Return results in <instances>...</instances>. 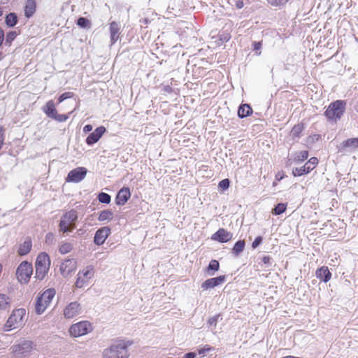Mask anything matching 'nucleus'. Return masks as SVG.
<instances>
[{
	"label": "nucleus",
	"instance_id": "nucleus-50",
	"mask_svg": "<svg viewBox=\"0 0 358 358\" xmlns=\"http://www.w3.org/2000/svg\"><path fill=\"white\" fill-rule=\"evenodd\" d=\"M3 128L0 127V149L1 148L3 143Z\"/></svg>",
	"mask_w": 358,
	"mask_h": 358
},
{
	"label": "nucleus",
	"instance_id": "nucleus-8",
	"mask_svg": "<svg viewBox=\"0 0 358 358\" xmlns=\"http://www.w3.org/2000/svg\"><path fill=\"white\" fill-rule=\"evenodd\" d=\"M92 331V327L88 321H81L72 324L69 328V334L73 337L84 336Z\"/></svg>",
	"mask_w": 358,
	"mask_h": 358
},
{
	"label": "nucleus",
	"instance_id": "nucleus-17",
	"mask_svg": "<svg viewBox=\"0 0 358 358\" xmlns=\"http://www.w3.org/2000/svg\"><path fill=\"white\" fill-rule=\"evenodd\" d=\"M233 234L227 231L226 229L221 228L219 229L215 234H213L211 238L213 241L220 243H227L232 238Z\"/></svg>",
	"mask_w": 358,
	"mask_h": 358
},
{
	"label": "nucleus",
	"instance_id": "nucleus-16",
	"mask_svg": "<svg viewBox=\"0 0 358 358\" xmlns=\"http://www.w3.org/2000/svg\"><path fill=\"white\" fill-rule=\"evenodd\" d=\"M106 129L103 126L97 127L92 133H91L86 138V143L88 145H92L101 138Z\"/></svg>",
	"mask_w": 358,
	"mask_h": 358
},
{
	"label": "nucleus",
	"instance_id": "nucleus-37",
	"mask_svg": "<svg viewBox=\"0 0 358 358\" xmlns=\"http://www.w3.org/2000/svg\"><path fill=\"white\" fill-rule=\"evenodd\" d=\"M73 249V245L70 243H64L61 245L59 251L61 254L65 255L69 253Z\"/></svg>",
	"mask_w": 358,
	"mask_h": 358
},
{
	"label": "nucleus",
	"instance_id": "nucleus-1",
	"mask_svg": "<svg viewBox=\"0 0 358 358\" xmlns=\"http://www.w3.org/2000/svg\"><path fill=\"white\" fill-rule=\"evenodd\" d=\"M25 315L26 310L24 308L14 309L4 324L3 330L9 331L21 327L23 324V319Z\"/></svg>",
	"mask_w": 358,
	"mask_h": 358
},
{
	"label": "nucleus",
	"instance_id": "nucleus-34",
	"mask_svg": "<svg viewBox=\"0 0 358 358\" xmlns=\"http://www.w3.org/2000/svg\"><path fill=\"white\" fill-rule=\"evenodd\" d=\"M17 36V33L15 31H9L6 36L4 44L7 46H10L12 42L15 39Z\"/></svg>",
	"mask_w": 358,
	"mask_h": 358
},
{
	"label": "nucleus",
	"instance_id": "nucleus-20",
	"mask_svg": "<svg viewBox=\"0 0 358 358\" xmlns=\"http://www.w3.org/2000/svg\"><path fill=\"white\" fill-rule=\"evenodd\" d=\"M315 275L320 280L327 282L331 278V273L329 271L328 267L322 266L316 270Z\"/></svg>",
	"mask_w": 358,
	"mask_h": 358
},
{
	"label": "nucleus",
	"instance_id": "nucleus-32",
	"mask_svg": "<svg viewBox=\"0 0 358 358\" xmlns=\"http://www.w3.org/2000/svg\"><path fill=\"white\" fill-rule=\"evenodd\" d=\"M303 130V125L302 124H298L294 125L290 132V136H292L293 139L299 138L301 136V134Z\"/></svg>",
	"mask_w": 358,
	"mask_h": 358
},
{
	"label": "nucleus",
	"instance_id": "nucleus-54",
	"mask_svg": "<svg viewBox=\"0 0 358 358\" xmlns=\"http://www.w3.org/2000/svg\"><path fill=\"white\" fill-rule=\"evenodd\" d=\"M271 261V257L269 256H264L262 258V262L265 264H269Z\"/></svg>",
	"mask_w": 358,
	"mask_h": 358
},
{
	"label": "nucleus",
	"instance_id": "nucleus-25",
	"mask_svg": "<svg viewBox=\"0 0 358 358\" xmlns=\"http://www.w3.org/2000/svg\"><path fill=\"white\" fill-rule=\"evenodd\" d=\"M45 113L51 118H53L57 113L53 101H48L44 107Z\"/></svg>",
	"mask_w": 358,
	"mask_h": 358
},
{
	"label": "nucleus",
	"instance_id": "nucleus-42",
	"mask_svg": "<svg viewBox=\"0 0 358 358\" xmlns=\"http://www.w3.org/2000/svg\"><path fill=\"white\" fill-rule=\"evenodd\" d=\"M289 0H268V3L273 6H281L286 4Z\"/></svg>",
	"mask_w": 358,
	"mask_h": 358
},
{
	"label": "nucleus",
	"instance_id": "nucleus-3",
	"mask_svg": "<svg viewBox=\"0 0 358 358\" xmlns=\"http://www.w3.org/2000/svg\"><path fill=\"white\" fill-rule=\"evenodd\" d=\"M55 295L54 289H48L44 291L36 299L35 303V310L38 315H41L50 304Z\"/></svg>",
	"mask_w": 358,
	"mask_h": 358
},
{
	"label": "nucleus",
	"instance_id": "nucleus-41",
	"mask_svg": "<svg viewBox=\"0 0 358 358\" xmlns=\"http://www.w3.org/2000/svg\"><path fill=\"white\" fill-rule=\"evenodd\" d=\"M74 94L71 92H67L62 94L59 98H58V102L62 103L64 100L72 98Z\"/></svg>",
	"mask_w": 358,
	"mask_h": 358
},
{
	"label": "nucleus",
	"instance_id": "nucleus-45",
	"mask_svg": "<svg viewBox=\"0 0 358 358\" xmlns=\"http://www.w3.org/2000/svg\"><path fill=\"white\" fill-rule=\"evenodd\" d=\"M231 36L229 33L223 32L220 34V40L222 41V43L227 42L230 40Z\"/></svg>",
	"mask_w": 358,
	"mask_h": 358
},
{
	"label": "nucleus",
	"instance_id": "nucleus-28",
	"mask_svg": "<svg viewBox=\"0 0 358 358\" xmlns=\"http://www.w3.org/2000/svg\"><path fill=\"white\" fill-rule=\"evenodd\" d=\"M245 246V242L243 240L238 241L232 248V253L235 256H238L244 250Z\"/></svg>",
	"mask_w": 358,
	"mask_h": 358
},
{
	"label": "nucleus",
	"instance_id": "nucleus-36",
	"mask_svg": "<svg viewBox=\"0 0 358 358\" xmlns=\"http://www.w3.org/2000/svg\"><path fill=\"white\" fill-rule=\"evenodd\" d=\"M98 200L100 203L108 204L111 201V197L107 193L101 192L98 195Z\"/></svg>",
	"mask_w": 358,
	"mask_h": 358
},
{
	"label": "nucleus",
	"instance_id": "nucleus-27",
	"mask_svg": "<svg viewBox=\"0 0 358 358\" xmlns=\"http://www.w3.org/2000/svg\"><path fill=\"white\" fill-rule=\"evenodd\" d=\"M31 241L30 240L25 241L19 248L18 254L21 256L25 255L29 252L31 248Z\"/></svg>",
	"mask_w": 358,
	"mask_h": 358
},
{
	"label": "nucleus",
	"instance_id": "nucleus-52",
	"mask_svg": "<svg viewBox=\"0 0 358 358\" xmlns=\"http://www.w3.org/2000/svg\"><path fill=\"white\" fill-rule=\"evenodd\" d=\"M92 130V126L91 124H87L83 127V132L88 133Z\"/></svg>",
	"mask_w": 358,
	"mask_h": 358
},
{
	"label": "nucleus",
	"instance_id": "nucleus-56",
	"mask_svg": "<svg viewBox=\"0 0 358 358\" xmlns=\"http://www.w3.org/2000/svg\"><path fill=\"white\" fill-rule=\"evenodd\" d=\"M140 22L141 26L143 27V25H147L150 22V20L148 18H144L141 20Z\"/></svg>",
	"mask_w": 358,
	"mask_h": 358
},
{
	"label": "nucleus",
	"instance_id": "nucleus-59",
	"mask_svg": "<svg viewBox=\"0 0 358 358\" xmlns=\"http://www.w3.org/2000/svg\"><path fill=\"white\" fill-rule=\"evenodd\" d=\"M276 185H277V184H276V182H273V186H275Z\"/></svg>",
	"mask_w": 358,
	"mask_h": 358
},
{
	"label": "nucleus",
	"instance_id": "nucleus-26",
	"mask_svg": "<svg viewBox=\"0 0 358 358\" xmlns=\"http://www.w3.org/2000/svg\"><path fill=\"white\" fill-rule=\"evenodd\" d=\"M219 268H220L219 262L216 259H212L210 262V263L206 268V272L209 275H214L215 272L219 270Z\"/></svg>",
	"mask_w": 358,
	"mask_h": 358
},
{
	"label": "nucleus",
	"instance_id": "nucleus-43",
	"mask_svg": "<svg viewBox=\"0 0 358 358\" xmlns=\"http://www.w3.org/2000/svg\"><path fill=\"white\" fill-rule=\"evenodd\" d=\"M68 118H69L68 115H66L65 114H57V113L52 119H54L59 122H63L66 121Z\"/></svg>",
	"mask_w": 358,
	"mask_h": 358
},
{
	"label": "nucleus",
	"instance_id": "nucleus-53",
	"mask_svg": "<svg viewBox=\"0 0 358 358\" xmlns=\"http://www.w3.org/2000/svg\"><path fill=\"white\" fill-rule=\"evenodd\" d=\"M4 41V32L3 30L0 27V46L3 44Z\"/></svg>",
	"mask_w": 358,
	"mask_h": 358
},
{
	"label": "nucleus",
	"instance_id": "nucleus-15",
	"mask_svg": "<svg viewBox=\"0 0 358 358\" xmlns=\"http://www.w3.org/2000/svg\"><path fill=\"white\" fill-rule=\"evenodd\" d=\"M225 275H220L215 278H209L202 283L201 288L205 290L212 289L223 284L225 282Z\"/></svg>",
	"mask_w": 358,
	"mask_h": 358
},
{
	"label": "nucleus",
	"instance_id": "nucleus-7",
	"mask_svg": "<svg viewBox=\"0 0 358 358\" xmlns=\"http://www.w3.org/2000/svg\"><path fill=\"white\" fill-rule=\"evenodd\" d=\"M34 343L28 340H22L18 344H15L11 347L12 352L17 357H24L29 355L34 349Z\"/></svg>",
	"mask_w": 358,
	"mask_h": 358
},
{
	"label": "nucleus",
	"instance_id": "nucleus-4",
	"mask_svg": "<svg viewBox=\"0 0 358 358\" xmlns=\"http://www.w3.org/2000/svg\"><path fill=\"white\" fill-rule=\"evenodd\" d=\"M50 265V257L45 252H41L36 258L35 263V277L41 280L45 277Z\"/></svg>",
	"mask_w": 358,
	"mask_h": 358
},
{
	"label": "nucleus",
	"instance_id": "nucleus-22",
	"mask_svg": "<svg viewBox=\"0 0 358 358\" xmlns=\"http://www.w3.org/2000/svg\"><path fill=\"white\" fill-rule=\"evenodd\" d=\"M36 3L35 0H27L24 8V15L27 18H30L36 12Z\"/></svg>",
	"mask_w": 358,
	"mask_h": 358
},
{
	"label": "nucleus",
	"instance_id": "nucleus-9",
	"mask_svg": "<svg viewBox=\"0 0 358 358\" xmlns=\"http://www.w3.org/2000/svg\"><path fill=\"white\" fill-rule=\"evenodd\" d=\"M32 272L33 268L31 264L26 261L22 262L17 268V278L21 283H26L29 280Z\"/></svg>",
	"mask_w": 358,
	"mask_h": 358
},
{
	"label": "nucleus",
	"instance_id": "nucleus-51",
	"mask_svg": "<svg viewBox=\"0 0 358 358\" xmlns=\"http://www.w3.org/2000/svg\"><path fill=\"white\" fill-rule=\"evenodd\" d=\"M235 5H236V7L237 8L241 9V8H242L243 7L244 3H243V1H241V0H237V1H236V3H235Z\"/></svg>",
	"mask_w": 358,
	"mask_h": 358
},
{
	"label": "nucleus",
	"instance_id": "nucleus-46",
	"mask_svg": "<svg viewBox=\"0 0 358 358\" xmlns=\"http://www.w3.org/2000/svg\"><path fill=\"white\" fill-rule=\"evenodd\" d=\"M262 241H263V238H262V236L256 237L255 239L254 240V241L252 243V248L253 249L257 248L260 244H262Z\"/></svg>",
	"mask_w": 358,
	"mask_h": 358
},
{
	"label": "nucleus",
	"instance_id": "nucleus-38",
	"mask_svg": "<svg viewBox=\"0 0 358 358\" xmlns=\"http://www.w3.org/2000/svg\"><path fill=\"white\" fill-rule=\"evenodd\" d=\"M221 315L220 314L215 315L213 317H211L208 320V325L209 327H213V329H215L217 322L219 319L220 318Z\"/></svg>",
	"mask_w": 358,
	"mask_h": 358
},
{
	"label": "nucleus",
	"instance_id": "nucleus-14",
	"mask_svg": "<svg viewBox=\"0 0 358 358\" xmlns=\"http://www.w3.org/2000/svg\"><path fill=\"white\" fill-rule=\"evenodd\" d=\"M110 233V229L108 227H103L96 231L94 237V242L97 245H101L104 243L106 239Z\"/></svg>",
	"mask_w": 358,
	"mask_h": 358
},
{
	"label": "nucleus",
	"instance_id": "nucleus-40",
	"mask_svg": "<svg viewBox=\"0 0 358 358\" xmlns=\"http://www.w3.org/2000/svg\"><path fill=\"white\" fill-rule=\"evenodd\" d=\"M77 24L83 28H86L90 24V21L83 17H80L77 20Z\"/></svg>",
	"mask_w": 358,
	"mask_h": 358
},
{
	"label": "nucleus",
	"instance_id": "nucleus-33",
	"mask_svg": "<svg viewBox=\"0 0 358 358\" xmlns=\"http://www.w3.org/2000/svg\"><path fill=\"white\" fill-rule=\"evenodd\" d=\"M308 173H310V171L308 170V167L306 166V164L299 168H294L292 170V175L294 177L301 176L303 175L308 174Z\"/></svg>",
	"mask_w": 358,
	"mask_h": 358
},
{
	"label": "nucleus",
	"instance_id": "nucleus-35",
	"mask_svg": "<svg viewBox=\"0 0 358 358\" xmlns=\"http://www.w3.org/2000/svg\"><path fill=\"white\" fill-rule=\"evenodd\" d=\"M287 206L285 203H280L277 204L272 210V213L278 215L283 213L286 210Z\"/></svg>",
	"mask_w": 358,
	"mask_h": 358
},
{
	"label": "nucleus",
	"instance_id": "nucleus-12",
	"mask_svg": "<svg viewBox=\"0 0 358 358\" xmlns=\"http://www.w3.org/2000/svg\"><path fill=\"white\" fill-rule=\"evenodd\" d=\"M81 313V306L79 303L73 301L68 304L64 309V315L66 319H71Z\"/></svg>",
	"mask_w": 358,
	"mask_h": 358
},
{
	"label": "nucleus",
	"instance_id": "nucleus-18",
	"mask_svg": "<svg viewBox=\"0 0 358 358\" xmlns=\"http://www.w3.org/2000/svg\"><path fill=\"white\" fill-rule=\"evenodd\" d=\"M110 45H114L119 39L120 34V24L115 21L109 24Z\"/></svg>",
	"mask_w": 358,
	"mask_h": 358
},
{
	"label": "nucleus",
	"instance_id": "nucleus-58",
	"mask_svg": "<svg viewBox=\"0 0 358 358\" xmlns=\"http://www.w3.org/2000/svg\"><path fill=\"white\" fill-rule=\"evenodd\" d=\"M283 178V176L281 175L280 173H278L275 176V179L278 180V181H280Z\"/></svg>",
	"mask_w": 358,
	"mask_h": 358
},
{
	"label": "nucleus",
	"instance_id": "nucleus-21",
	"mask_svg": "<svg viewBox=\"0 0 358 358\" xmlns=\"http://www.w3.org/2000/svg\"><path fill=\"white\" fill-rule=\"evenodd\" d=\"M358 148V138H351L345 140L340 145L341 152L346 151L348 149L355 150Z\"/></svg>",
	"mask_w": 358,
	"mask_h": 358
},
{
	"label": "nucleus",
	"instance_id": "nucleus-57",
	"mask_svg": "<svg viewBox=\"0 0 358 358\" xmlns=\"http://www.w3.org/2000/svg\"><path fill=\"white\" fill-rule=\"evenodd\" d=\"M164 91L167 92V93H171L173 90H172V87L169 85H166L164 87Z\"/></svg>",
	"mask_w": 358,
	"mask_h": 358
},
{
	"label": "nucleus",
	"instance_id": "nucleus-39",
	"mask_svg": "<svg viewBox=\"0 0 358 358\" xmlns=\"http://www.w3.org/2000/svg\"><path fill=\"white\" fill-rule=\"evenodd\" d=\"M318 164V159L317 157H311L305 164L308 167L310 172L313 170L317 164Z\"/></svg>",
	"mask_w": 358,
	"mask_h": 358
},
{
	"label": "nucleus",
	"instance_id": "nucleus-60",
	"mask_svg": "<svg viewBox=\"0 0 358 358\" xmlns=\"http://www.w3.org/2000/svg\"><path fill=\"white\" fill-rule=\"evenodd\" d=\"M2 54L0 52V60L1 59Z\"/></svg>",
	"mask_w": 358,
	"mask_h": 358
},
{
	"label": "nucleus",
	"instance_id": "nucleus-19",
	"mask_svg": "<svg viewBox=\"0 0 358 358\" xmlns=\"http://www.w3.org/2000/svg\"><path fill=\"white\" fill-rule=\"evenodd\" d=\"M131 196V192L128 187L122 188L117 193L115 202L117 205H124Z\"/></svg>",
	"mask_w": 358,
	"mask_h": 358
},
{
	"label": "nucleus",
	"instance_id": "nucleus-31",
	"mask_svg": "<svg viewBox=\"0 0 358 358\" xmlns=\"http://www.w3.org/2000/svg\"><path fill=\"white\" fill-rule=\"evenodd\" d=\"M308 157V152L302 150L296 152L293 155V161L295 162H302Z\"/></svg>",
	"mask_w": 358,
	"mask_h": 358
},
{
	"label": "nucleus",
	"instance_id": "nucleus-13",
	"mask_svg": "<svg viewBox=\"0 0 358 358\" xmlns=\"http://www.w3.org/2000/svg\"><path fill=\"white\" fill-rule=\"evenodd\" d=\"M76 268V261L74 259H65L60 265L61 274L66 277Z\"/></svg>",
	"mask_w": 358,
	"mask_h": 358
},
{
	"label": "nucleus",
	"instance_id": "nucleus-23",
	"mask_svg": "<svg viewBox=\"0 0 358 358\" xmlns=\"http://www.w3.org/2000/svg\"><path fill=\"white\" fill-rule=\"evenodd\" d=\"M11 301L9 296L0 293V311L8 310L10 308Z\"/></svg>",
	"mask_w": 358,
	"mask_h": 358
},
{
	"label": "nucleus",
	"instance_id": "nucleus-48",
	"mask_svg": "<svg viewBox=\"0 0 358 358\" xmlns=\"http://www.w3.org/2000/svg\"><path fill=\"white\" fill-rule=\"evenodd\" d=\"M55 239V236L52 233H48L45 236V242L48 244H52Z\"/></svg>",
	"mask_w": 358,
	"mask_h": 358
},
{
	"label": "nucleus",
	"instance_id": "nucleus-5",
	"mask_svg": "<svg viewBox=\"0 0 358 358\" xmlns=\"http://www.w3.org/2000/svg\"><path fill=\"white\" fill-rule=\"evenodd\" d=\"M77 219L78 215L75 210H71L64 213L59 222V227L60 231L63 233L72 231L76 227L75 222Z\"/></svg>",
	"mask_w": 358,
	"mask_h": 358
},
{
	"label": "nucleus",
	"instance_id": "nucleus-11",
	"mask_svg": "<svg viewBox=\"0 0 358 358\" xmlns=\"http://www.w3.org/2000/svg\"><path fill=\"white\" fill-rule=\"evenodd\" d=\"M87 170L85 167H77L70 171L66 178L69 182L78 183L81 182L86 176Z\"/></svg>",
	"mask_w": 358,
	"mask_h": 358
},
{
	"label": "nucleus",
	"instance_id": "nucleus-29",
	"mask_svg": "<svg viewBox=\"0 0 358 358\" xmlns=\"http://www.w3.org/2000/svg\"><path fill=\"white\" fill-rule=\"evenodd\" d=\"M5 22L9 27H13L17 23V16L14 13H10L6 16Z\"/></svg>",
	"mask_w": 358,
	"mask_h": 358
},
{
	"label": "nucleus",
	"instance_id": "nucleus-30",
	"mask_svg": "<svg viewBox=\"0 0 358 358\" xmlns=\"http://www.w3.org/2000/svg\"><path fill=\"white\" fill-rule=\"evenodd\" d=\"M113 213L110 210H104L100 212L98 220L100 222L109 221L113 219Z\"/></svg>",
	"mask_w": 358,
	"mask_h": 358
},
{
	"label": "nucleus",
	"instance_id": "nucleus-47",
	"mask_svg": "<svg viewBox=\"0 0 358 358\" xmlns=\"http://www.w3.org/2000/svg\"><path fill=\"white\" fill-rule=\"evenodd\" d=\"M211 350V348L209 347H204L198 350V354L201 355V357H204L206 353Z\"/></svg>",
	"mask_w": 358,
	"mask_h": 358
},
{
	"label": "nucleus",
	"instance_id": "nucleus-10",
	"mask_svg": "<svg viewBox=\"0 0 358 358\" xmlns=\"http://www.w3.org/2000/svg\"><path fill=\"white\" fill-rule=\"evenodd\" d=\"M94 274V266L89 265L80 271L77 275L76 286L78 288L83 287Z\"/></svg>",
	"mask_w": 358,
	"mask_h": 358
},
{
	"label": "nucleus",
	"instance_id": "nucleus-44",
	"mask_svg": "<svg viewBox=\"0 0 358 358\" xmlns=\"http://www.w3.org/2000/svg\"><path fill=\"white\" fill-rule=\"evenodd\" d=\"M219 187L222 189L223 190H225L229 188V180L226 178L222 180L218 185Z\"/></svg>",
	"mask_w": 358,
	"mask_h": 358
},
{
	"label": "nucleus",
	"instance_id": "nucleus-49",
	"mask_svg": "<svg viewBox=\"0 0 358 358\" xmlns=\"http://www.w3.org/2000/svg\"><path fill=\"white\" fill-rule=\"evenodd\" d=\"M262 42H255L253 44L254 50L256 51L257 55H259L261 54V52H257L262 48Z\"/></svg>",
	"mask_w": 358,
	"mask_h": 358
},
{
	"label": "nucleus",
	"instance_id": "nucleus-6",
	"mask_svg": "<svg viewBox=\"0 0 358 358\" xmlns=\"http://www.w3.org/2000/svg\"><path fill=\"white\" fill-rule=\"evenodd\" d=\"M103 355L104 358H127L129 353L124 344L118 343L105 349Z\"/></svg>",
	"mask_w": 358,
	"mask_h": 358
},
{
	"label": "nucleus",
	"instance_id": "nucleus-2",
	"mask_svg": "<svg viewBox=\"0 0 358 358\" xmlns=\"http://www.w3.org/2000/svg\"><path fill=\"white\" fill-rule=\"evenodd\" d=\"M346 102L343 100H336L330 103L324 114L327 119L337 121L341 118L345 110Z\"/></svg>",
	"mask_w": 358,
	"mask_h": 358
},
{
	"label": "nucleus",
	"instance_id": "nucleus-55",
	"mask_svg": "<svg viewBox=\"0 0 358 358\" xmlns=\"http://www.w3.org/2000/svg\"><path fill=\"white\" fill-rule=\"evenodd\" d=\"M196 354L194 352H188L185 355L183 358H195Z\"/></svg>",
	"mask_w": 358,
	"mask_h": 358
},
{
	"label": "nucleus",
	"instance_id": "nucleus-24",
	"mask_svg": "<svg viewBox=\"0 0 358 358\" xmlns=\"http://www.w3.org/2000/svg\"><path fill=\"white\" fill-rule=\"evenodd\" d=\"M252 113L251 107L248 104H241L238 110V115L240 118L249 116Z\"/></svg>",
	"mask_w": 358,
	"mask_h": 358
}]
</instances>
